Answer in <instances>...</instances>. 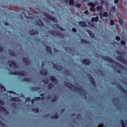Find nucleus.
Returning a JSON list of instances; mask_svg holds the SVG:
<instances>
[{"mask_svg": "<svg viewBox=\"0 0 127 127\" xmlns=\"http://www.w3.org/2000/svg\"><path fill=\"white\" fill-rule=\"evenodd\" d=\"M44 14L46 17L44 19V20L47 21V22H50L51 20L53 21H54L55 22H57L58 20H57V18L55 17L54 16L47 13V12H45L44 13Z\"/></svg>", "mask_w": 127, "mask_h": 127, "instance_id": "obj_1", "label": "nucleus"}, {"mask_svg": "<svg viewBox=\"0 0 127 127\" xmlns=\"http://www.w3.org/2000/svg\"><path fill=\"white\" fill-rule=\"evenodd\" d=\"M88 6H91V8L90 9V10L91 11H96V10H97V11H101V10L103 9V6H98L96 9V8H95V7L96 6V4L91 2H89L88 3Z\"/></svg>", "mask_w": 127, "mask_h": 127, "instance_id": "obj_2", "label": "nucleus"}, {"mask_svg": "<svg viewBox=\"0 0 127 127\" xmlns=\"http://www.w3.org/2000/svg\"><path fill=\"white\" fill-rule=\"evenodd\" d=\"M98 20H99V16H96V17H93L91 19V22H89L88 24L92 27H94L96 28L97 26V24L95 22H97Z\"/></svg>", "mask_w": 127, "mask_h": 127, "instance_id": "obj_3", "label": "nucleus"}, {"mask_svg": "<svg viewBox=\"0 0 127 127\" xmlns=\"http://www.w3.org/2000/svg\"><path fill=\"white\" fill-rule=\"evenodd\" d=\"M103 59L104 60H106L108 62H110V63L115 64V66H118V63L115 62V61H114L113 59H111V58L109 57H103Z\"/></svg>", "mask_w": 127, "mask_h": 127, "instance_id": "obj_4", "label": "nucleus"}, {"mask_svg": "<svg viewBox=\"0 0 127 127\" xmlns=\"http://www.w3.org/2000/svg\"><path fill=\"white\" fill-rule=\"evenodd\" d=\"M13 75H19L20 76H26L27 75V73L25 71H17L16 72H13Z\"/></svg>", "mask_w": 127, "mask_h": 127, "instance_id": "obj_5", "label": "nucleus"}, {"mask_svg": "<svg viewBox=\"0 0 127 127\" xmlns=\"http://www.w3.org/2000/svg\"><path fill=\"white\" fill-rule=\"evenodd\" d=\"M8 64L10 65V67H13L14 69H16L17 68V65H16V64L14 61H9L8 62Z\"/></svg>", "mask_w": 127, "mask_h": 127, "instance_id": "obj_6", "label": "nucleus"}, {"mask_svg": "<svg viewBox=\"0 0 127 127\" xmlns=\"http://www.w3.org/2000/svg\"><path fill=\"white\" fill-rule=\"evenodd\" d=\"M87 76L89 78V79L90 80V81L93 85H96V83H95V80H94V78L92 77V75L90 74H87Z\"/></svg>", "mask_w": 127, "mask_h": 127, "instance_id": "obj_7", "label": "nucleus"}, {"mask_svg": "<svg viewBox=\"0 0 127 127\" xmlns=\"http://www.w3.org/2000/svg\"><path fill=\"white\" fill-rule=\"evenodd\" d=\"M83 64H85V65H90L91 62L88 59H85L83 60Z\"/></svg>", "mask_w": 127, "mask_h": 127, "instance_id": "obj_8", "label": "nucleus"}, {"mask_svg": "<svg viewBox=\"0 0 127 127\" xmlns=\"http://www.w3.org/2000/svg\"><path fill=\"white\" fill-rule=\"evenodd\" d=\"M79 24L81 27H86L87 26V24L84 21L79 22Z\"/></svg>", "mask_w": 127, "mask_h": 127, "instance_id": "obj_9", "label": "nucleus"}, {"mask_svg": "<svg viewBox=\"0 0 127 127\" xmlns=\"http://www.w3.org/2000/svg\"><path fill=\"white\" fill-rule=\"evenodd\" d=\"M51 80L52 82L55 84H57V83H58V81L55 78V77H54V76H51Z\"/></svg>", "mask_w": 127, "mask_h": 127, "instance_id": "obj_10", "label": "nucleus"}, {"mask_svg": "<svg viewBox=\"0 0 127 127\" xmlns=\"http://www.w3.org/2000/svg\"><path fill=\"white\" fill-rule=\"evenodd\" d=\"M40 73L43 75V76H46V75H47V70L43 69L41 70Z\"/></svg>", "mask_w": 127, "mask_h": 127, "instance_id": "obj_11", "label": "nucleus"}, {"mask_svg": "<svg viewBox=\"0 0 127 127\" xmlns=\"http://www.w3.org/2000/svg\"><path fill=\"white\" fill-rule=\"evenodd\" d=\"M68 2L70 5H73L74 4V0H66V3H68Z\"/></svg>", "mask_w": 127, "mask_h": 127, "instance_id": "obj_12", "label": "nucleus"}, {"mask_svg": "<svg viewBox=\"0 0 127 127\" xmlns=\"http://www.w3.org/2000/svg\"><path fill=\"white\" fill-rule=\"evenodd\" d=\"M87 31L88 32V33H89V34L91 38H94L95 37V35H94V34H93L92 31H91L90 30H87Z\"/></svg>", "mask_w": 127, "mask_h": 127, "instance_id": "obj_13", "label": "nucleus"}, {"mask_svg": "<svg viewBox=\"0 0 127 127\" xmlns=\"http://www.w3.org/2000/svg\"><path fill=\"white\" fill-rule=\"evenodd\" d=\"M110 10L112 12H116V11H117V9H116V8L114 6H113L110 7Z\"/></svg>", "mask_w": 127, "mask_h": 127, "instance_id": "obj_14", "label": "nucleus"}, {"mask_svg": "<svg viewBox=\"0 0 127 127\" xmlns=\"http://www.w3.org/2000/svg\"><path fill=\"white\" fill-rule=\"evenodd\" d=\"M54 27L56 28V29H59V30L62 29L61 27H60V26H59L58 24H55L54 25Z\"/></svg>", "mask_w": 127, "mask_h": 127, "instance_id": "obj_15", "label": "nucleus"}, {"mask_svg": "<svg viewBox=\"0 0 127 127\" xmlns=\"http://www.w3.org/2000/svg\"><path fill=\"white\" fill-rule=\"evenodd\" d=\"M11 101H13L14 102H20V99L18 98H13L11 99Z\"/></svg>", "mask_w": 127, "mask_h": 127, "instance_id": "obj_16", "label": "nucleus"}, {"mask_svg": "<svg viewBox=\"0 0 127 127\" xmlns=\"http://www.w3.org/2000/svg\"><path fill=\"white\" fill-rule=\"evenodd\" d=\"M0 109L1 110V111H3V112L6 113V114H8V112L7 110H6V109H5V108L0 106Z\"/></svg>", "mask_w": 127, "mask_h": 127, "instance_id": "obj_17", "label": "nucleus"}, {"mask_svg": "<svg viewBox=\"0 0 127 127\" xmlns=\"http://www.w3.org/2000/svg\"><path fill=\"white\" fill-rule=\"evenodd\" d=\"M118 60H119V61H121V62H123V63H124V64H126V63H127V62L126 61H124V60H123L122 58H119L118 59Z\"/></svg>", "mask_w": 127, "mask_h": 127, "instance_id": "obj_18", "label": "nucleus"}, {"mask_svg": "<svg viewBox=\"0 0 127 127\" xmlns=\"http://www.w3.org/2000/svg\"><path fill=\"white\" fill-rule=\"evenodd\" d=\"M37 23L38 25H40L41 26H43V25H44V24H43V23L41 22V20H40L39 21H38Z\"/></svg>", "mask_w": 127, "mask_h": 127, "instance_id": "obj_19", "label": "nucleus"}, {"mask_svg": "<svg viewBox=\"0 0 127 127\" xmlns=\"http://www.w3.org/2000/svg\"><path fill=\"white\" fill-rule=\"evenodd\" d=\"M65 85L67 87H68V88H69L70 89H72V88L71 87H72V84L71 83L67 82Z\"/></svg>", "mask_w": 127, "mask_h": 127, "instance_id": "obj_20", "label": "nucleus"}, {"mask_svg": "<svg viewBox=\"0 0 127 127\" xmlns=\"http://www.w3.org/2000/svg\"><path fill=\"white\" fill-rule=\"evenodd\" d=\"M54 84H53V83H50L48 87V88L49 89V90H50V89H51V88H53V87H54Z\"/></svg>", "mask_w": 127, "mask_h": 127, "instance_id": "obj_21", "label": "nucleus"}, {"mask_svg": "<svg viewBox=\"0 0 127 127\" xmlns=\"http://www.w3.org/2000/svg\"><path fill=\"white\" fill-rule=\"evenodd\" d=\"M9 53L11 55V56H14V52H13V51L9 50Z\"/></svg>", "mask_w": 127, "mask_h": 127, "instance_id": "obj_22", "label": "nucleus"}, {"mask_svg": "<svg viewBox=\"0 0 127 127\" xmlns=\"http://www.w3.org/2000/svg\"><path fill=\"white\" fill-rule=\"evenodd\" d=\"M59 117V116H58V114L56 115L55 116H52L51 118V119H58V118Z\"/></svg>", "mask_w": 127, "mask_h": 127, "instance_id": "obj_23", "label": "nucleus"}, {"mask_svg": "<svg viewBox=\"0 0 127 127\" xmlns=\"http://www.w3.org/2000/svg\"><path fill=\"white\" fill-rule=\"evenodd\" d=\"M46 49L48 51V52H49V53H51V48L49 47H46Z\"/></svg>", "mask_w": 127, "mask_h": 127, "instance_id": "obj_24", "label": "nucleus"}, {"mask_svg": "<svg viewBox=\"0 0 127 127\" xmlns=\"http://www.w3.org/2000/svg\"><path fill=\"white\" fill-rule=\"evenodd\" d=\"M0 89H1L3 91H5V88H4L1 84H0Z\"/></svg>", "mask_w": 127, "mask_h": 127, "instance_id": "obj_25", "label": "nucleus"}, {"mask_svg": "<svg viewBox=\"0 0 127 127\" xmlns=\"http://www.w3.org/2000/svg\"><path fill=\"white\" fill-rule=\"evenodd\" d=\"M38 108H33V112H35V113H38Z\"/></svg>", "mask_w": 127, "mask_h": 127, "instance_id": "obj_26", "label": "nucleus"}, {"mask_svg": "<svg viewBox=\"0 0 127 127\" xmlns=\"http://www.w3.org/2000/svg\"><path fill=\"white\" fill-rule=\"evenodd\" d=\"M121 123L123 127H126V125L125 124V122H124V121L121 120Z\"/></svg>", "mask_w": 127, "mask_h": 127, "instance_id": "obj_27", "label": "nucleus"}, {"mask_svg": "<svg viewBox=\"0 0 127 127\" xmlns=\"http://www.w3.org/2000/svg\"><path fill=\"white\" fill-rule=\"evenodd\" d=\"M81 41L82 43H85V44H87V43H88V42L84 39H81Z\"/></svg>", "mask_w": 127, "mask_h": 127, "instance_id": "obj_28", "label": "nucleus"}, {"mask_svg": "<svg viewBox=\"0 0 127 127\" xmlns=\"http://www.w3.org/2000/svg\"><path fill=\"white\" fill-rule=\"evenodd\" d=\"M24 81H26V82H30V81H31V79L29 78H26L24 79Z\"/></svg>", "mask_w": 127, "mask_h": 127, "instance_id": "obj_29", "label": "nucleus"}, {"mask_svg": "<svg viewBox=\"0 0 127 127\" xmlns=\"http://www.w3.org/2000/svg\"><path fill=\"white\" fill-rule=\"evenodd\" d=\"M57 70H58V71H60V70H62V67H61V66H58L57 67Z\"/></svg>", "mask_w": 127, "mask_h": 127, "instance_id": "obj_30", "label": "nucleus"}, {"mask_svg": "<svg viewBox=\"0 0 127 127\" xmlns=\"http://www.w3.org/2000/svg\"><path fill=\"white\" fill-rule=\"evenodd\" d=\"M48 82H49V80H48V79L44 80V84H48Z\"/></svg>", "mask_w": 127, "mask_h": 127, "instance_id": "obj_31", "label": "nucleus"}, {"mask_svg": "<svg viewBox=\"0 0 127 127\" xmlns=\"http://www.w3.org/2000/svg\"><path fill=\"white\" fill-rule=\"evenodd\" d=\"M110 24L111 25H114L115 24V22H114V20H110Z\"/></svg>", "mask_w": 127, "mask_h": 127, "instance_id": "obj_32", "label": "nucleus"}, {"mask_svg": "<svg viewBox=\"0 0 127 127\" xmlns=\"http://www.w3.org/2000/svg\"><path fill=\"white\" fill-rule=\"evenodd\" d=\"M116 40H117V41H120V40H121V37H120L119 36H117L116 37Z\"/></svg>", "mask_w": 127, "mask_h": 127, "instance_id": "obj_33", "label": "nucleus"}, {"mask_svg": "<svg viewBox=\"0 0 127 127\" xmlns=\"http://www.w3.org/2000/svg\"><path fill=\"white\" fill-rule=\"evenodd\" d=\"M103 16L107 17L108 16V13L107 12H104L103 13Z\"/></svg>", "mask_w": 127, "mask_h": 127, "instance_id": "obj_34", "label": "nucleus"}, {"mask_svg": "<svg viewBox=\"0 0 127 127\" xmlns=\"http://www.w3.org/2000/svg\"><path fill=\"white\" fill-rule=\"evenodd\" d=\"M76 6L77 8H80L81 7V4H76Z\"/></svg>", "mask_w": 127, "mask_h": 127, "instance_id": "obj_35", "label": "nucleus"}, {"mask_svg": "<svg viewBox=\"0 0 127 127\" xmlns=\"http://www.w3.org/2000/svg\"><path fill=\"white\" fill-rule=\"evenodd\" d=\"M0 104L1 106H3L4 105V102L0 99Z\"/></svg>", "mask_w": 127, "mask_h": 127, "instance_id": "obj_36", "label": "nucleus"}, {"mask_svg": "<svg viewBox=\"0 0 127 127\" xmlns=\"http://www.w3.org/2000/svg\"><path fill=\"white\" fill-rule=\"evenodd\" d=\"M119 23H120V25H123V20L119 19Z\"/></svg>", "mask_w": 127, "mask_h": 127, "instance_id": "obj_37", "label": "nucleus"}, {"mask_svg": "<svg viewBox=\"0 0 127 127\" xmlns=\"http://www.w3.org/2000/svg\"><path fill=\"white\" fill-rule=\"evenodd\" d=\"M121 43L123 44V45H126V42H125V41H121Z\"/></svg>", "mask_w": 127, "mask_h": 127, "instance_id": "obj_38", "label": "nucleus"}, {"mask_svg": "<svg viewBox=\"0 0 127 127\" xmlns=\"http://www.w3.org/2000/svg\"><path fill=\"white\" fill-rule=\"evenodd\" d=\"M100 16L101 19H103V13H101L100 14Z\"/></svg>", "mask_w": 127, "mask_h": 127, "instance_id": "obj_39", "label": "nucleus"}, {"mask_svg": "<svg viewBox=\"0 0 127 127\" xmlns=\"http://www.w3.org/2000/svg\"><path fill=\"white\" fill-rule=\"evenodd\" d=\"M3 51V48L0 46V52H2Z\"/></svg>", "mask_w": 127, "mask_h": 127, "instance_id": "obj_40", "label": "nucleus"}, {"mask_svg": "<svg viewBox=\"0 0 127 127\" xmlns=\"http://www.w3.org/2000/svg\"><path fill=\"white\" fill-rule=\"evenodd\" d=\"M72 31H73V32H76L77 31V30H76V28H73Z\"/></svg>", "mask_w": 127, "mask_h": 127, "instance_id": "obj_41", "label": "nucleus"}, {"mask_svg": "<svg viewBox=\"0 0 127 127\" xmlns=\"http://www.w3.org/2000/svg\"><path fill=\"white\" fill-rule=\"evenodd\" d=\"M85 14H88V13H89V11L88 10H86L84 12Z\"/></svg>", "mask_w": 127, "mask_h": 127, "instance_id": "obj_42", "label": "nucleus"}, {"mask_svg": "<svg viewBox=\"0 0 127 127\" xmlns=\"http://www.w3.org/2000/svg\"><path fill=\"white\" fill-rule=\"evenodd\" d=\"M35 100L36 101H37L38 100H40V97H37V98H35Z\"/></svg>", "mask_w": 127, "mask_h": 127, "instance_id": "obj_43", "label": "nucleus"}, {"mask_svg": "<svg viewBox=\"0 0 127 127\" xmlns=\"http://www.w3.org/2000/svg\"><path fill=\"white\" fill-rule=\"evenodd\" d=\"M52 102H56V98H55L54 99H52Z\"/></svg>", "mask_w": 127, "mask_h": 127, "instance_id": "obj_44", "label": "nucleus"}, {"mask_svg": "<svg viewBox=\"0 0 127 127\" xmlns=\"http://www.w3.org/2000/svg\"><path fill=\"white\" fill-rule=\"evenodd\" d=\"M45 93H42V94H41V97H43V96H45Z\"/></svg>", "mask_w": 127, "mask_h": 127, "instance_id": "obj_45", "label": "nucleus"}, {"mask_svg": "<svg viewBox=\"0 0 127 127\" xmlns=\"http://www.w3.org/2000/svg\"><path fill=\"white\" fill-rule=\"evenodd\" d=\"M119 1V0H115L114 2L115 3H117Z\"/></svg>", "mask_w": 127, "mask_h": 127, "instance_id": "obj_46", "label": "nucleus"}, {"mask_svg": "<svg viewBox=\"0 0 127 127\" xmlns=\"http://www.w3.org/2000/svg\"><path fill=\"white\" fill-rule=\"evenodd\" d=\"M26 101H30V98H27V99H26Z\"/></svg>", "mask_w": 127, "mask_h": 127, "instance_id": "obj_47", "label": "nucleus"}, {"mask_svg": "<svg viewBox=\"0 0 127 127\" xmlns=\"http://www.w3.org/2000/svg\"><path fill=\"white\" fill-rule=\"evenodd\" d=\"M84 2H87V1H89V0H83Z\"/></svg>", "mask_w": 127, "mask_h": 127, "instance_id": "obj_48", "label": "nucleus"}, {"mask_svg": "<svg viewBox=\"0 0 127 127\" xmlns=\"http://www.w3.org/2000/svg\"><path fill=\"white\" fill-rule=\"evenodd\" d=\"M0 125L1 126H3V124H2V123H1V122H0Z\"/></svg>", "mask_w": 127, "mask_h": 127, "instance_id": "obj_49", "label": "nucleus"}, {"mask_svg": "<svg viewBox=\"0 0 127 127\" xmlns=\"http://www.w3.org/2000/svg\"><path fill=\"white\" fill-rule=\"evenodd\" d=\"M31 101H32V104H33V103H34V99H33V100H32Z\"/></svg>", "mask_w": 127, "mask_h": 127, "instance_id": "obj_50", "label": "nucleus"}, {"mask_svg": "<svg viewBox=\"0 0 127 127\" xmlns=\"http://www.w3.org/2000/svg\"><path fill=\"white\" fill-rule=\"evenodd\" d=\"M101 5H103V4H104V2H101Z\"/></svg>", "mask_w": 127, "mask_h": 127, "instance_id": "obj_51", "label": "nucleus"}, {"mask_svg": "<svg viewBox=\"0 0 127 127\" xmlns=\"http://www.w3.org/2000/svg\"><path fill=\"white\" fill-rule=\"evenodd\" d=\"M36 33H33L32 34H30L31 35H35Z\"/></svg>", "mask_w": 127, "mask_h": 127, "instance_id": "obj_52", "label": "nucleus"}, {"mask_svg": "<svg viewBox=\"0 0 127 127\" xmlns=\"http://www.w3.org/2000/svg\"><path fill=\"white\" fill-rule=\"evenodd\" d=\"M118 54H120V55H122V54L120 53V52L119 51H118Z\"/></svg>", "mask_w": 127, "mask_h": 127, "instance_id": "obj_53", "label": "nucleus"}, {"mask_svg": "<svg viewBox=\"0 0 127 127\" xmlns=\"http://www.w3.org/2000/svg\"><path fill=\"white\" fill-rule=\"evenodd\" d=\"M95 3H96L97 4H99V2L96 1L95 2Z\"/></svg>", "mask_w": 127, "mask_h": 127, "instance_id": "obj_54", "label": "nucleus"}, {"mask_svg": "<svg viewBox=\"0 0 127 127\" xmlns=\"http://www.w3.org/2000/svg\"><path fill=\"white\" fill-rule=\"evenodd\" d=\"M5 25H8V23H5Z\"/></svg>", "mask_w": 127, "mask_h": 127, "instance_id": "obj_55", "label": "nucleus"}, {"mask_svg": "<svg viewBox=\"0 0 127 127\" xmlns=\"http://www.w3.org/2000/svg\"><path fill=\"white\" fill-rule=\"evenodd\" d=\"M36 89L37 90H38L39 89V87H37Z\"/></svg>", "mask_w": 127, "mask_h": 127, "instance_id": "obj_56", "label": "nucleus"}, {"mask_svg": "<svg viewBox=\"0 0 127 127\" xmlns=\"http://www.w3.org/2000/svg\"><path fill=\"white\" fill-rule=\"evenodd\" d=\"M28 18H31V17H28Z\"/></svg>", "mask_w": 127, "mask_h": 127, "instance_id": "obj_57", "label": "nucleus"}, {"mask_svg": "<svg viewBox=\"0 0 127 127\" xmlns=\"http://www.w3.org/2000/svg\"><path fill=\"white\" fill-rule=\"evenodd\" d=\"M43 99H44V98L42 97V100H43Z\"/></svg>", "mask_w": 127, "mask_h": 127, "instance_id": "obj_58", "label": "nucleus"}, {"mask_svg": "<svg viewBox=\"0 0 127 127\" xmlns=\"http://www.w3.org/2000/svg\"><path fill=\"white\" fill-rule=\"evenodd\" d=\"M11 93H13V92H12V91H11Z\"/></svg>", "mask_w": 127, "mask_h": 127, "instance_id": "obj_59", "label": "nucleus"}]
</instances>
